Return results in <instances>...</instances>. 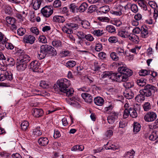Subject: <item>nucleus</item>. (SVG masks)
Returning a JSON list of instances; mask_svg holds the SVG:
<instances>
[{"mask_svg": "<svg viewBox=\"0 0 158 158\" xmlns=\"http://www.w3.org/2000/svg\"><path fill=\"white\" fill-rule=\"evenodd\" d=\"M70 81L66 79H61L57 81V85L60 90L67 97L72 96L73 94L74 90L73 88H69Z\"/></svg>", "mask_w": 158, "mask_h": 158, "instance_id": "f257e3e1", "label": "nucleus"}, {"mask_svg": "<svg viewBox=\"0 0 158 158\" xmlns=\"http://www.w3.org/2000/svg\"><path fill=\"white\" fill-rule=\"evenodd\" d=\"M156 90V88L154 86L147 84L143 89L140 91V93L143 94L145 96L148 97L151 96L152 94L154 93Z\"/></svg>", "mask_w": 158, "mask_h": 158, "instance_id": "f03ea898", "label": "nucleus"}, {"mask_svg": "<svg viewBox=\"0 0 158 158\" xmlns=\"http://www.w3.org/2000/svg\"><path fill=\"white\" fill-rule=\"evenodd\" d=\"M40 49L47 54H50L52 56L56 55L57 52L55 48L47 44L43 45L40 47Z\"/></svg>", "mask_w": 158, "mask_h": 158, "instance_id": "7ed1b4c3", "label": "nucleus"}, {"mask_svg": "<svg viewBox=\"0 0 158 158\" xmlns=\"http://www.w3.org/2000/svg\"><path fill=\"white\" fill-rule=\"evenodd\" d=\"M41 12L44 17L48 18L53 13V8L51 6H46L42 9Z\"/></svg>", "mask_w": 158, "mask_h": 158, "instance_id": "20e7f679", "label": "nucleus"}, {"mask_svg": "<svg viewBox=\"0 0 158 158\" xmlns=\"http://www.w3.org/2000/svg\"><path fill=\"white\" fill-rule=\"evenodd\" d=\"M118 72L124 75L127 79H128V77L131 76L133 73V72L131 70L125 66L118 67Z\"/></svg>", "mask_w": 158, "mask_h": 158, "instance_id": "39448f33", "label": "nucleus"}, {"mask_svg": "<svg viewBox=\"0 0 158 158\" xmlns=\"http://www.w3.org/2000/svg\"><path fill=\"white\" fill-rule=\"evenodd\" d=\"M13 79V74L10 72L3 71L0 74V81H3L6 80L11 81Z\"/></svg>", "mask_w": 158, "mask_h": 158, "instance_id": "423d86ee", "label": "nucleus"}, {"mask_svg": "<svg viewBox=\"0 0 158 158\" xmlns=\"http://www.w3.org/2000/svg\"><path fill=\"white\" fill-rule=\"evenodd\" d=\"M157 118L156 114L153 112H148L145 115L144 119L147 122H152L154 121Z\"/></svg>", "mask_w": 158, "mask_h": 158, "instance_id": "0eeeda50", "label": "nucleus"}, {"mask_svg": "<svg viewBox=\"0 0 158 158\" xmlns=\"http://www.w3.org/2000/svg\"><path fill=\"white\" fill-rule=\"evenodd\" d=\"M40 63L37 60L32 61L30 65V69L34 72H40Z\"/></svg>", "mask_w": 158, "mask_h": 158, "instance_id": "6e6552de", "label": "nucleus"}, {"mask_svg": "<svg viewBox=\"0 0 158 158\" xmlns=\"http://www.w3.org/2000/svg\"><path fill=\"white\" fill-rule=\"evenodd\" d=\"M35 40V37L31 35H25L24 36L23 39V42L24 43L31 44H33Z\"/></svg>", "mask_w": 158, "mask_h": 158, "instance_id": "1a4fd4ad", "label": "nucleus"}, {"mask_svg": "<svg viewBox=\"0 0 158 158\" xmlns=\"http://www.w3.org/2000/svg\"><path fill=\"white\" fill-rule=\"evenodd\" d=\"M118 114L113 111L111 112L110 115L107 117V120L108 123L110 124H113L115 121V120L118 118Z\"/></svg>", "mask_w": 158, "mask_h": 158, "instance_id": "9d476101", "label": "nucleus"}, {"mask_svg": "<svg viewBox=\"0 0 158 158\" xmlns=\"http://www.w3.org/2000/svg\"><path fill=\"white\" fill-rule=\"evenodd\" d=\"M81 96L85 102L89 103L92 102L93 97L90 94L86 93H83Z\"/></svg>", "mask_w": 158, "mask_h": 158, "instance_id": "9b49d317", "label": "nucleus"}, {"mask_svg": "<svg viewBox=\"0 0 158 158\" xmlns=\"http://www.w3.org/2000/svg\"><path fill=\"white\" fill-rule=\"evenodd\" d=\"M32 113L33 115L36 118L41 117L44 114L43 111L42 109L36 108L33 109Z\"/></svg>", "mask_w": 158, "mask_h": 158, "instance_id": "f8f14e48", "label": "nucleus"}, {"mask_svg": "<svg viewBox=\"0 0 158 158\" xmlns=\"http://www.w3.org/2000/svg\"><path fill=\"white\" fill-rule=\"evenodd\" d=\"M17 69L19 71L24 70L27 67V64L18 60L16 64Z\"/></svg>", "mask_w": 158, "mask_h": 158, "instance_id": "ddd939ff", "label": "nucleus"}, {"mask_svg": "<svg viewBox=\"0 0 158 158\" xmlns=\"http://www.w3.org/2000/svg\"><path fill=\"white\" fill-rule=\"evenodd\" d=\"M130 41L135 44H138L139 41L138 37L133 34H129L128 37Z\"/></svg>", "mask_w": 158, "mask_h": 158, "instance_id": "4468645a", "label": "nucleus"}, {"mask_svg": "<svg viewBox=\"0 0 158 158\" xmlns=\"http://www.w3.org/2000/svg\"><path fill=\"white\" fill-rule=\"evenodd\" d=\"M49 140L46 137H41L38 140V142L39 145L41 146H45L47 145L49 143Z\"/></svg>", "mask_w": 158, "mask_h": 158, "instance_id": "2eb2a0df", "label": "nucleus"}, {"mask_svg": "<svg viewBox=\"0 0 158 158\" xmlns=\"http://www.w3.org/2000/svg\"><path fill=\"white\" fill-rule=\"evenodd\" d=\"M140 36L143 38H146L148 36V32L147 28L145 27H141Z\"/></svg>", "mask_w": 158, "mask_h": 158, "instance_id": "dca6fc26", "label": "nucleus"}, {"mask_svg": "<svg viewBox=\"0 0 158 158\" xmlns=\"http://www.w3.org/2000/svg\"><path fill=\"white\" fill-rule=\"evenodd\" d=\"M94 103L98 106H102L104 104V100L103 99L100 97L95 98L94 99Z\"/></svg>", "mask_w": 158, "mask_h": 158, "instance_id": "f3484780", "label": "nucleus"}, {"mask_svg": "<svg viewBox=\"0 0 158 158\" xmlns=\"http://www.w3.org/2000/svg\"><path fill=\"white\" fill-rule=\"evenodd\" d=\"M42 0H32V5L33 8L35 10H37L40 7Z\"/></svg>", "mask_w": 158, "mask_h": 158, "instance_id": "a211bd4d", "label": "nucleus"}, {"mask_svg": "<svg viewBox=\"0 0 158 158\" xmlns=\"http://www.w3.org/2000/svg\"><path fill=\"white\" fill-rule=\"evenodd\" d=\"M30 60V57L26 54H24L20 56L19 60L27 64V63Z\"/></svg>", "mask_w": 158, "mask_h": 158, "instance_id": "6ab92c4d", "label": "nucleus"}, {"mask_svg": "<svg viewBox=\"0 0 158 158\" xmlns=\"http://www.w3.org/2000/svg\"><path fill=\"white\" fill-rule=\"evenodd\" d=\"M116 81L119 82L126 81L128 80L124 75H123L122 73H120L119 72L118 73Z\"/></svg>", "mask_w": 158, "mask_h": 158, "instance_id": "aec40b11", "label": "nucleus"}, {"mask_svg": "<svg viewBox=\"0 0 158 158\" xmlns=\"http://www.w3.org/2000/svg\"><path fill=\"white\" fill-rule=\"evenodd\" d=\"M69 8L70 11L73 13L79 12L78 6L75 3L71 4L69 6Z\"/></svg>", "mask_w": 158, "mask_h": 158, "instance_id": "412c9836", "label": "nucleus"}, {"mask_svg": "<svg viewBox=\"0 0 158 158\" xmlns=\"http://www.w3.org/2000/svg\"><path fill=\"white\" fill-rule=\"evenodd\" d=\"M53 21L54 22L59 23H63L65 20L64 17L63 16L60 15H55L53 18Z\"/></svg>", "mask_w": 158, "mask_h": 158, "instance_id": "4be33fe9", "label": "nucleus"}, {"mask_svg": "<svg viewBox=\"0 0 158 158\" xmlns=\"http://www.w3.org/2000/svg\"><path fill=\"white\" fill-rule=\"evenodd\" d=\"M158 138V131H154L150 135L149 138L152 141H155Z\"/></svg>", "mask_w": 158, "mask_h": 158, "instance_id": "5701e85b", "label": "nucleus"}, {"mask_svg": "<svg viewBox=\"0 0 158 158\" xmlns=\"http://www.w3.org/2000/svg\"><path fill=\"white\" fill-rule=\"evenodd\" d=\"M52 46L56 48H60L62 47L61 42L58 40H55L52 42Z\"/></svg>", "mask_w": 158, "mask_h": 158, "instance_id": "b1692460", "label": "nucleus"}, {"mask_svg": "<svg viewBox=\"0 0 158 158\" xmlns=\"http://www.w3.org/2000/svg\"><path fill=\"white\" fill-rule=\"evenodd\" d=\"M139 5L144 10H147V7L146 2L144 0H139L137 2Z\"/></svg>", "mask_w": 158, "mask_h": 158, "instance_id": "393cba45", "label": "nucleus"}, {"mask_svg": "<svg viewBox=\"0 0 158 158\" xmlns=\"http://www.w3.org/2000/svg\"><path fill=\"white\" fill-rule=\"evenodd\" d=\"M42 131L40 130V127H37L36 128L33 129L32 135L33 136H37L41 135Z\"/></svg>", "mask_w": 158, "mask_h": 158, "instance_id": "a878e982", "label": "nucleus"}, {"mask_svg": "<svg viewBox=\"0 0 158 158\" xmlns=\"http://www.w3.org/2000/svg\"><path fill=\"white\" fill-rule=\"evenodd\" d=\"M110 10V9L109 6L105 5L100 7L98 9V12L102 13H106L108 12Z\"/></svg>", "mask_w": 158, "mask_h": 158, "instance_id": "bb28decb", "label": "nucleus"}, {"mask_svg": "<svg viewBox=\"0 0 158 158\" xmlns=\"http://www.w3.org/2000/svg\"><path fill=\"white\" fill-rule=\"evenodd\" d=\"M137 85L140 87H144L146 85V80L143 78H141L138 80L136 81Z\"/></svg>", "mask_w": 158, "mask_h": 158, "instance_id": "cd10ccee", "label": "nucleus"}, {"mask_svg": "<svg viewBox=\"0 0 158 158\" xmlns=\"http://www.w3.org/2000/svg\"><path fill=\"white\" fill-rule=\"evenodd\" d=\"M88 7V4L86 3H83L79 6H78L79 12H84L87 9Z\"/></svg>", "mask_w": 158, "mask_h": 158, "instance_id": "c85d7f7f", "label": "nucleus"}, {"mask_svg": "<svg viewBox=\"0 0 158 158\" xmlns=\"http://www.w3.org/2000/svg\"><path fill=\"white\" fill-rule=\"evenodd\" d=\"M145 95L143 94H141L136 96L135 98V100L138 102H141L144 100Z\"/></svg>", "mask_w": 158, "mask_h": 158, "instance_id": "c756f323", "label": "nucleus"}, {"mask_svg": "<svg viewBox=\"0 0 158 158\" xmlns=\"http://www.w3.org/2000/svg\"><path fill=\"white\" fill-rule=\"evenodd\" d=\"M140 128L141 126L139 123L137 122L134 123L133 131L134 132L136 133L139 131L140 130Z\"/></svg>", "mask_w": 158, "mask_h": 158, "instance_id": "7c9ffc66", "label": "nucleus"}, {"mask_svg": "<svg viewBox=\"0 0 158 158\" xmlns=\"http://www.w3.org/2000/svg\"><path fill=\"white\" fill-rule=\"evenodd\" d=\"M118 35L119 36L124 38H126L128 37L129 35L128 32L126 31H119L118 33Z\"/></svg>", "mask_w": 158, "mask_h": 158, "instance_id": "2f4dec72", "label": "nucleus"}, {"mask_svg": "<svg viewBox=\"0 0 158 158\" xmlns=\"http://www.w3.org/2000/svg\"><path fill=\"white\" fill-rule=\"evenodd\" d=\"M130 115L133 118H136L137 116V114L136 110L133 108H129Z\"/></svg>", "mask_w": 158, "mask_h": 158, "instance_id": "473e14b6", "label": "nucleus"}, {"mask_svg": "<svg viewBox=\"0 0 158 158\" xmlns=\"http://www.w3.org/2000/svg\"><path fill=\"white\" fill-rule=\"evenodd\" d=\"M29 124L27 121H24L21 124V129L23 131H26L28 128Z\"/></svg>", "mask_w": 158, "mask_h": 158, "instance_id": "72a5a7b5", "label": "nucleus"}, {"mask_svg": "<svg viewBox=\"0 0 158 158\" xmlns=\"http://www.w3.org/2000/svg\"><path fill=\"white\" fill-rule=\"evenodd\" d=\"M84 149V147L82 145H76L74 146L71 148V151H82Z\"/></svg>", "mask_w": 158, "mask_h": 158, "instance_id": "f704fd0d", "label": "nucleus"}, {"mask_svg": "<svg viewBox=\"0 0 158 158\" xmlns=\"http://www.w3.org/2000/svg\"><path fill=\"white\" fill-rule=\"evenodd\" d=\"M81 24L82 25V27L85 29H89L90 28V23L86 20L81 21Z\"/></svg>", "mask_w": 158, "mask_h": 158, "instance_id": "c9c22d12", "label": "nucleus"}, {"mask_svg": "<svg viewBox=\"0 0 158 158\" xmlns=\"http://www.w3.org/2000/svg\"><path fill=\"white\" fill-rule=\"evenodd\" d=\"M105 33V31L100 30H96L93 31V34L99 37L102 36Z\"/></svg>", "mask_w": 158, "mask_h": 158, "instance_id": "e433bc0d", "label": "nucleus"}, {"mask_svg": "<svg viewBox=\"0 0 158 158\" xmlns=\"http://www.w3.org/2000/svg\"><path fill=\"white\" fill-rule=\"evenodd\" d=\"M109 142H108L106 144V146L105 147V148L106 150L111 149L113 150H115L118 149V147L114 144H112L111 145L108 146Z\"/></svg>", "mask_w": 158, "mask_h": 158, "instance_id": "4c0bfd02", "label": "nucleus"}, {"mask_svg": "<svg viewBox=\"0 0 158 158\" xmlns=\"http://www.w3.org/2000/svg\"><path fill=\"white\" fill-rule=\"evenodd\" d=\"M135 154V152L133 150H132L127 152L125 154L124 157L125 158H133Z\"/></svg>", "mask_w": 158, "mask_h": 158, "instance_id": "58836bf2", "label": "nucleus"}, {"mask_svg": "<svg viewBox=\"0 0 158 158\" xmlns=\"http://www.w3.org/2000/svg\"><path fill=\"white\" fill-rule=\"evenodd\" d=\"M8 40L7 38L4 36V35L0 32V44H4Z\"/></svg>", "mask_w": 158, "mask_h": 158, "instance_id": "ea45409f", "label": "nucleus"}, {"mask_svg": "<svg viewBox=\"0 0 158 158\" xmlns=\"http://www.w3.org/2000/svg\"><path fill=\"white\" fill-rule=\"evenodd\" d=\"M131 10L133 13H135L138 11V8L137 5L135 4H131L130 6Z\"/></svg>", "mask_w": 158, "mask_h": 158, "instance_id": "a19ab883", "label": "nucleus"}, {"mask_svg": "<svg viewBox=\"0 0 158 158\" xmlns=\"http://www.w3.org/2000/svg\"><path fill=\"white\" fill-rule=\"evenodd\" d=\"M110 56L112 59L114 61H117L119 59V57L116 52H111L110 54Z\"/></svg>", "mask_w": 158, "mask_h": 158, "instance_id": "79ce46f5", "label": "nucleus"}, {"mask_svg": "<svg viewBox=\"0 0 158 158\" xmlns=\"http://www.w3.org/2000/svg\"><path fill=\"white\" fill-rule=\"evenodd\" d=\"M106 30L109 33H113L115 32L116 29L115 27L111 25L107 26L106 28Z\"/></svg>", "mask_w": 158, "mask_h": 158, "instance_id": "37998d69", "label": "nucleus"}, {"mask_svg": "<svg viewBox=\"0 0 158 158\" xmlns=\"http://www.w3.org/2000/svg\"><path fill=\"white\" fill-rule=\"evenodd\" d=\"M62 30L64 32L68 34H70L73 33V31L68 26H66V24L65 26L63 27Z\"/></svg>", "mask_w": 158, "mask_h": 158, "instance_id": "c03bdc74", "label": "nucleus"}, {"mask_svg": "<svg viewBox=\"0 0 158 158\" xmlns=\"http://www.w3.org/2000/svg\"><path fill=\"white\" fill-rule=\"evenodd\" d=\"M47 55L40 49V52H38V57L40 60H41L44 58Z\"/></svg>", "mask_w": 158, "mask_h": 158, "instance_id": "a18cd8bd", "label": "nucleus"}, {"mask_svg": "<svg viewBox=\"0 0 158 158\" xmlns=\"http://www.w3.org/2000/svg\"><path fill=\"white\" fill-rule=\"evenodd\" d=\"M66 26H68L71 29H73L75 30L78 28V26L77 24L73 23H67Z\"/></svg>", "mask_w": 158, "mask_h": 158, "instance_id": "49530a36", "label": "nucleus"}, {"mask_svg": "<svg viewBox=\"0 0 158 158\" xmlns=\"http://www.w3.org/2000/svg\"><path fill=\"white\" fill-rule=\"evenodd\" d=\"M123 8V6H119V9L120 10L119 11H114L113 10L110 11V12L111 13L114 15H117V16H120L122 15V12H121V10Z\"/></svg>", "mask_w": 158, "mask_h": 158, "instance_id": "de8ad7c7", "label": "nucleus"}, {"mask_svg": "<svg viewBox=\"0 0 158 158\" xmlns=\"http://www.w3.org/2000/svg\"><path fill=\"white\" fill-rule=\"evenodd\" d=\"M6 20L7 22L10 24H13L15 22V19L13 18H11L10 17L7 16L6 17Z\"/></svg>", "mask_w": 158, "mask_h": 158, "instance_id": "09e8293b", "label": "nucleus"}, {"mask_svg": "<svg viewBox=\"0 0 158 158\" xmlns=\"http://www.w3.org/2000/svg\"><path fill=\"white\" fill-rule=\"evenodd\" d=\"M76 64L75 61L73 60H69L66 63L65 65L67 67H73Z\"/></svg>", "mask_w": 158, "mask_h": 158, "instance_id": "8fccbe9b", "label": "nucleus"}, {"mask_svg": "<svg viewBox=\"0 0 158 158\" xmlns=\"http://www.w3.org/2000/svg\"><path fill=\"white\" fill-rule=\"evenodd\" d=\"M40 85L43 88H47L49 86L48 82L47 81H41Z\"/></svg>", "mask_w": 158, "mask_h": 158, "instance_id": "3c124183", "label": "nucleus"}, {"mask_svg": "<svg viewBox=\"0 0 158 158\" xmlns=\"http://www.w3.org/2000/svg\"><path fill=\"white\" fill-rule=\"evenodd\" d=\"M124 95L126 98L128 99H131L134 96V94L131 92L125 93L124 94Z\"/></svg>", "mask_w": 158, "mask_h": 158, "instance_id": "603ef678", "label": "nucleus"}, {"mask_svg": "<svg viewBox=\"0 0 158 158\" xmlns=\"http://www.w3.org/2000/svg\"><path fill=\"white\" fill-rule=\"evenodd\" d=\"M116 51L119 55H123L124 54V51L123 47H118L117 48Z\"/></svg>", "mask_w": 158, "mask_h": 158, "instance_id": "864d4df0", "label": "nucleus"}, {"mask_svg": "<svg viewBox=\"0 0 158 158\" xmlns=\"http://www.w3.org/2000/svg\"><path fill=\"white\" fill-rule=\"evenodd\" d=\"M77 35L79 39H83L85 38L86 35L82 31H79L77 32Z\"/></svg>", "mask_w": 158, "mask_h": 158, "instance_id": "5fc2aeb1", "label": "nucleus"}, {"mask_svg": "<svg viewBox=\"0 0 158 158\" xmlns=\"http://www.w3.org/2000/svg\"><path fill=\"white\" fill-rule=\"evenodd\" d=\"M6 62V64L10 65H13L15 63L14 60L11 58L7 57Z\"/></svg>", "mask_w": 158, "mask_h": 158, "instance_id": "6e6d98bb", "label": "nucleus"}, {"mask_svg": "<svg viewBox=\"0 0 158 158\" xmlns=\"http://www.w3.org/2000/svg\"><path fill=\"white\" fill-rule=\"evenodd\" d=\"M143 108L145 111L149 110L151 108V105L150 103L148 102H145L143 105Z\"/></svg>", "mask_w": 158, "mask_h": 158, "instance_id": "4d7b16f0", "label": "nucleus"}, {"mask_svg": "<svg viewBox=\"0 0 158 158\" xmlns=\"http://www.w3.org/2000/svg\"><path fill=\"white\" fill-rule=\"evenodd\" d=\"M139 75L141 76H145L149 74V72L146 69H141L139 72Z\"/></svg>", "mask_w": 158, "mask_h": 158, "instance_id": "13d9d810", "label": "nucleus"}, {"mask_svg": "<svg viewBox=\"0 0 158 158\" xmlns=\"http://www.w3.org/2000/svg\"><path fill=\"white\" fill-rule=\"evenodd\" d=\"M26 32L25 29L23 28H20L17 30V33L20 36L23 35Z\"/></svg>", "mask_w": 158, "mask_h": 158, "instance_id": "bf43d9fd", "label": "nucleus"}, {"mask_svg": "<svg viewBox=\"0 0 158 158\" xmlns=\"http://www.w3.org/2000/svg\"><path fill=\"white\" fill-rule=\"evenodd\" d=\"M108 40L110 43H114L118 41V39L115 36H111L109 37Z\"/></svg>", "mask_w": 158, "mask_h": 158, "instance_id": "052dcab7", "label": "nucleus"}, {"mask_svg": "<svg viewBox=\"0 0 158 158\" xmlns=\"http://www.w3.org/2000/svg\"><path fill=\"white\" fill-rule=\"evenodd\" d=\"M39 40L43 43L45 44L47 42V39L44 35L40 36L39 37Z\"/></svg>", "mask_w": 158, "mask_h": 158, "instance_id": "680f3d73", "label": "nucleus"}, {"mask_svg": "<svg viewBox=\"0 0 158 158\" xmlns=\"http://www.w3.org/2000/svg\"><path fill=\"white\" fill-rule=\"evenodd\" d=\"M117 74L118 73H110V75L109 78L113 81H116V79H117Z\"/></svg>", "mask_w": 158, "mask_h": 158, "instance_id": "e2e57ef3", "label": "nucleus"}, {"mask_svg": "<svg viewBox=\"0 0 158 158\" xmlns=\"http://www.w3.org/2000/svg\"><path fill=\"white\" fill-rule=\"evenodd\" d=\"M53 6L55 7H58L61 5V2L60 0H56L53 3Z\"/></svg>", "mask_w": 158, "mask_h": 158, "instance_id": "0e129e2a", "label": "nucleus"}, {"mask_svg": "<svg viewBox=\"0 0 158 158\" xmlns=\"http://www.w3.org/2000/svg\"><path fill=\"white\" fill-rule=\"evenodd\" d=\"M129 115H130L129 109L128 110L127 109H125L123 112V118H127Z\"/></svg>", "mask_w": 158, "mask_h": 158, "instance_id": "69168bd1", "label": "nucleus"}, {"mask_svg": "<svg viewBox=\"0 0 158 158\" xmlns=\"http://www.w3.org/2000/svg\"><path fill=\"white\" fill-rule=\"evenodd\" d=\"M31 32L35 34L36 35L39 34V31L37 28L35 27H32L31 29Z\"/></svg>", "mask_w": 158, "mask_h": 158, "instance_id": "338daca9", "label": "nucleus"}, {"mask_svg": "<svg viewBox=\"0 0 158 158\" xmlns=\"http://www.w3.org/2000/svg\"><path fill=\"white\" fill-rule=\"evenodd\" d=\"M110 73L108 71L104 72L101 75L102 78H105L106 77L110 78Z\"/></svg>", "mask_w": 158, "mask_h": 158, "instance_id": "774afa93", "label": "nucleus"}]
</instances>
